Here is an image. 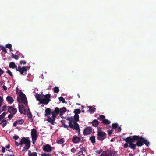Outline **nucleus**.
I'll return each instance as SVG.
<instances>
[{
  "instance_id": "12",
  "label": "nucleus",
  "mask_w": 156,
  "mask_h": 156,
  "mask_svg": "<svg viewBox=\"0 0 156 156\" xmlns=\"http://www.w3.org/2000/svg\"><path fill=\"white\" fill-rule=\"evenodd\" d=\"M99 119L102 121V122L104 124H110V122L105 118V116L103 115H101L100 116Z\"/></svg>"
},
{
  "instance_id": "7",
  "label": "nucleus",
  "mask_w": 156,
  "mask_h": 156,
  "mask_svg": "<svg viewBox=\"0 0 156 156\" xmlns=\"http://www.w3.org/2000/svg\"><path fill=\"white\" fill-rule=\"evenodd\" d=\"M29 68V66H23L21 67L19 66L18 67L16 68V70L19 71L21 75H24L26 74L27 70H28Z\"/></svg>"
},
{
  "instance_id": "1",
  "label": "nucleus",
  "mask_w": 156,
  "mask_h": 156,
  "mask_svg": "<svg viewBox=\"0 0 156 156\" xmlns=\"http://www.w3.org/2000/svg\"><path fill=\"white\" fill-rule=\"evenodd\" d=\"M66 108L65 107H63L60 109L58 107H56L54 110H51L49 108L46 109L45 110V115L48 118L46 120L52 124L54 125L55 118L57 115L59 113L61 115H62L66 112Z\"/></svg>"
},
{
  "instance_id": "32",
  "label": "nucleus",
  "mask_w": 156,
  "mask_h": 156,
  "mask_svg": "<svg viewBox=\"0 0 156 156\" xmlns=\"http://www.w3.org/2000/svg\"><path fill=\"white\" fill-rule=\"evenodd\" d=\"M75 114H78L80 113V110L79 109H77L74 110V111Z\"/></svg>"
},
{
  "instance_id": "57",
  "label": "nucleus",
  "mask_w": 156,
  "mask_h": 156,
  "mask_svg": "<svg viewBox=\"0 0 156 156\" xmlns=\"http://www.w3.org/2000/svg\"><path fill=\"white\" fill-rule=\"evenodd\" d=\"M118 132H120L121 130V128L119 127H118Z\"/></svg>"
},
{
  "instance_id": "30",
  "label": "nucleus",
  "mask_w": 156,
  "mask_h": 156,
  "mask_svg": "<svg viewBox=\"0 0 156 156\" xmlns=\"http://www.w3.org/2000/svg\"><path fill=\"white\" fill-rule=\"evenodd\" d=\"M136 146V144H133L132 143L129 144V147L130 148L134 149Z\"/></svg>"
},
{
  "instance_id": "39",
  "label": "nucleus",
  "mask_w": 156,
  "mask_h": 156,
  "mask_svg": "<svg viewBox=\"0 0 156 156\" xmlns=\"http://www.w3.org/2000/svg\"><path fill=\"white\" fill-rule=\"evenodd\" d=\"M2 47L1 49L2 50V51L6 53V49L4 47H2H2Z\"/></svg>"
},
{
  "instance_id": "16",
  "label": "nucleus",
  "mask_w": 156,
  "mask_h": 156,
  "mask_svg": "<svg viewBox=\"0 0 156 156\" xmlns=\"http://www.w3.org/2000/svg\"><path fill=\"white\" fill-rule=\"evenodd\" d=\"M8 111L10 113L15 114L17 110L16 108L11 106L8 108Z\"/></svg>"
},
{
  "instance_id": "26",
  "label": "nucleus",
  "mask_w": 156,
  "mask_h": 156,
  "mask_svg": "<svg viewBox=\"0 0 156 156\" xmlns=\"http://www.w3.org/2000/svg\"><path fill=\"white\" fill-rule=\"evenodd\" d=\"M64 142V141L63 138H62L57 140V143L59 144H61Z\"/></svg>"
},
{
  "instance_id": "31",
  "label": "nucleus",
  "mask_w": 156,
  "mask_h": 156,
  "mask_svg": "<svg viewBox=\"0 0 156 156\" xmlns=\"http://www.w3.org/2000/svg\"><path fill=\"white\" fill-rule=\"evenodd\" d=\"M27 115L30 118V120L31 119V118L32 116V115L30 113V110L29 109H28L27 111Z\"/></svg>"
},
{
  "instance_id": "47",
  "label": "nucleus",
  "mask_w": 156,
  "mask_h": 156,
  "mask_svg": "<svg viewBox=\"0 0 156 156\" xmlns=\"http://www.w3.org/2000/svg\"><path fill=\"white\" fill-rule=\"evenodd\" d=\"M128 144L127 143H125L124 145V147L125 148H127L128 147Z\"/></svg>"
},
{
  "instance_id": "40",
  "label": "nucleus",
  "mask_w": 156,
  "mask_h": 156,
  "mask_svg": "<svg viewBox=\"0 0 156 156\" xmlns=\"http://www.w3.org/2000/svg\"><path fill=\"white\" fill-rule=\"evenodd\" d=\"M6 47L9 49L11 48L12 47V45L10 44H8L6 45Z\"/></svg>"
},
{
  "instance_id": "23",
  "label": "nucleus",
  "mask_w": 156,
  "mask_h": 156,
  "mask_svg": "<svg viewBox=\"0 0 156 156\" xmlns=\"http://www.w3.org/2000/svg\"><path fill=\"white\" fill-rule=\"evenodd\" d=\"M85 153V151L84 150V148L83 147L81 149V151H79V152L78 153V154L79 155H84Z\"/></svg>"
},
{
  "instance_id": "62",
  "label": "nucleus",
  "mask_w": 156,
  "mask_h": 156,
  "mask_svg": "<svg viewBox=\"0 0 156 156\" xmlns=\"http://www.w3.org/2000/svg\"><path fill=\"white\" fill-rule=\"evenodd\" d=\"M22 58H24V56L23 55V56H22Z\"/></svg>"
},
{
  "instance_id": "28",
  "label": "nucleus",
  "mask_w": 156,
  "mask_h": 156,
  "mask_svg": "<svg viewBox=\"0 0 156 156\" xmlns=\"http://www.w3.org/2000/svg\"><path fill=\"white\" fill-rule=\"evenodd\" d=\"M9 66L10 68H15L16 67V65L15 63L13 62H11L9 63Z\"/></svg>"
},
{
  "instance_id": "45",
  "label": "nucleus",
  "mask_w": 156,
  "mask_h": 156,
  "mask_svg": "<svg viewBox=\"0 0 156 156\" xmlns=\"http://www.w3.org/2000/svg\"><path fill=\"white\" fill-rule=\"evenodd\" d=\"M76 149L75 148H72L71 150V151L72 152H73V153H75V152H76Z\"/></svg>"
},
{
  "instance_id": "25",
  "label": "nucleus",
  "mask_w": 156,
  "mask_h": 156,
  "mask_svg": "<svg viewBox=\"0 0 156 156\" xmlns=\"http://www.w3.org/2000/svg\"><path fill=\"white\" fill-rule=\"evenodd\" d=\"M74 119V122L78 121L79 120V116L78 114H75L74 116L73 117Z\"/></svg>"
},
{
  "instance_id": "34",
  "label": "nucleus",
  "mask_w": 156,
  "mask_h": 156,
  "mask_svg": "<svg viewBox=\"0 0 156 156\" xmlns=\"http://www.w3.org/2000/svg\"><path fill=\"white\" fill-rule=\"evenodd\" d=\"M118 124L117 123H115L112 124V127L113 129H115L118 126Z\"/></svg>"
},
{
  "instance_id": "52",
  "label": "nucleus",
  "mask_w": 156,
  "mask_h": 156,
  "mask_svg": "<svg viewBox=\"0 0 156 156\" xmlns=\"http://www.w3.org/2000/svg\"><path fill=\"white\" fill-rule=\"evenodd\" d=\"M15 144L16 146H18L19 145V144L16 141H15Z\"/></svg>"
},
{
  "instance_id": "27",
  "label": "nucleus",
  "mask_w": 156,
  "mask_h": 156,
  "mask_svg": "<svg viewBox=\"0 0 156 156\" xmlns=\"http://www.w3.org/2000/svg\"><path fill=\"white\" fill-rule=\"evenodd\" d=\"M91 142L92 143H94L95 142V137L94 136H92L90 137Z\"/></svg>"
},
{
  "instance_id": "18",
  "label": "nucleus",
  "mask_w": 156,
  "mask_h": 156,
  "mask_svg": "<svg viewBox=\"0 0 156 156\" xmlns=\"http://www.w3.org/2000/svg\"><path fill=\"white\" fill-rule=\"evenodd\" d=\"M31 136L32 141L33 142V144H34L35 143L36 141V140L37 138V134H36L34 135L33 136Z\"/></svg>"
},
{
  "instance_id": "8",
  "label": "nucleus",
  "mask_w": 156,
  "mask_h": 156,
  "mask_svg": "<svg viewBox=\"0 0 156 156\" xmlns=\"http://www.w3.org/2000/svg\"><path fill=\"white\" fill-rule=\"evenodd\" d=\"M117 153L114 151H110L103 152L100 156H116Z\"/></svg>"
},
{
  "instance_id": "3",
  "label": "nucleus",
  "mask_w": 156,
  "mask_h": 156,
  "mask_svg": "<svg viewBox=\"0 0 156 156\" xmlns=\"http://www.w3.org/2000/svg\"><path fill=\"white\" fill-rule=\"evenodd\" d=\"M30 142L29 137H23L20 141L19 145L23 147V144H25V146L23 147V150H27L30 147Z\"/></svg>"
},
{
  "instance_id": "49",
  "label": "nucleus",
  "mask_w": 156,
  "mask_h": 156,
  "mask_svg": "<svg viewBox=\"0 0 156 156\" xmlns=\"http://www.w3.org/2000/svg\"><path fill=\"white\" fill-rule=\"evenodd\" d=\"M13 58H14L16 60H17L19 58V56L17 55H15L14 57H13Z\"/></svg>"
},
{
  "instance_id": "29",
  "label": "nucleus",
  "mask_w": 156,
  "mask_h": 156,
  "mask_svg": "<svg viewBox=\"0 0 156 156\" xmlns=\"http://www.w3.org/2000/svg\"><path fill=\"white\" fill-rule=\"evenodd\" d=\"M37 134V131L36 129H33L31 130V136H33V135H34Z\"/></svg>"
},
{
  "instance_id": "38",
  "label": "nucleus",
  "mask_w": 156,
  "mask_h": 156,
  "mask_svg": "<svg viewBox=\"0 0 156 156\" xmlns=\"http://www.w3.org/2000/svg\"><path fill=\"white\" fill-rule=\"evenodd\" d=\"M6 114V113L5 112H3L2 113L0 116V118H1V119L4 118L5 117Z\"/></svg>"
},
{
  "instance_id": "36",
  "label": "nucleus",
  "mask_w": 156,
  "mask_h": 156,
  "mask_svg": "<svg viewBox=\"0 0 156 156\" xmlns=\"http://www.w3.org/2000/svg\"><path fill=\"white\" fill-rule=\"evenodd\" d=\"M54 91L55 93H57L59 91V89L57 87H55L54 88Z\"/></svg>"
},
{
  "instance_id": "48",
  "label": "nucleus",
  "mask_w": 156,
  "mask_h": 156,
  "mask_svg": "<svg viewBox=\"0 0 156 156\" xmlns=\"http://www.w3.org/2000/svg\"><path fill=\"white\" fill-rule=\"evenodd\" d=\"M63 126H64V127L65 128H67L68 127H70L69 125V126H68L67 125H66L65 124H63Z\"/></svg>"
},
{
  "instance_id": "6",
  "label": "nucleus",
  "mask_w": 156,
  "mask_h": 156,
  "mask_svg": "<svg viewBox=\"0 0 156 156\" xmlns=\"http://www.w3.org/2000/svg\"><path fill=\"white\" fill-rule=\"evenodd\" d=\"M106 137V134L102 131L101 129L100 128H98V139L99 140H103Z\"/></svg>"
},
{
  "instance_id": "61",
  "label": "nucleus",
  "mask_w": 156,
  "mask_h": 156,
  "mask_svg": "<svg viewBox=\"0 0 156 156\" xmlns=\"http://www.w3.org/2000/svg\"><path fill=\"white\" fill-rule=\"evenodd\" d=\"M42 79L43 78V75H42Z\"/></svg>"
},
{
  "instance_id": "35",
  "label": "nucleus",
  "mask_w": 156,
  "mask_h": 156,
  "mask_svg": "<svg viewBox=\"0 0 156 156\" xmlns=\"http://www.w3.org/2000/svg\"><path fill=\"white\" fill-rule=\"evenodd\" d=\"M59 99L60 101H62V103H64L65 102V99L63 97H60L59 98Z\"/></svg>"
},
{
  "instance_id": "50",
  "label": "nucleus",
  "mask_w": 156,
  "mask_h": 156,
  "mask_svg": "<svg viewBox=\"0 0 156 156\" xmlns=\"http://www.w3.org/2000/svg\"><path fill=\"white\" fill-rule=\"evenodd\" d=\"M3 87V89L4 90H6L7 89V87L5 85H3V87Z\"/></svg>"
},
{
  "instance_id": "43",
  "label": "nucleus",
  "mask_w": 156,
  "mask_h": 156,
  "mask_svg": "<svg viewBox=\"0 0 156 156\" xmlns=\"http://www.w3.org/2000/svg\"><path fill=\"white\" fill-rule=\"evenodd\" d=\"M20 64H23L24 65L26 63V62L25 61H21L20 62Z\"/></svg>"
},
{
  "instance_id": "53",
  "label": "nucleus",
  "mask_w": 156,
  "mask_h": 156,
  "mask_svg": "<svg viewBox=\"0 0 156 156\" xmlns=\"http://www.w3.org/2000/svg\"><path fill=\"white\" fill-rule=\"evenodd\" d=\"M5 148H4V147H2V151L3 152H5Z\"/></svg>"
},
{
  "instance_id": "21",
  "label": "nucleus",
  "mask_w": 156,
  "mask_h": 156,
  "mask_svg": "<svg viewBox=\"0 0 156 156\" xmlns=\"http://www.w3.org/2000/svg\"><path fill=\"white\" fill-rule=\"evenodd\" d=\"M28 156H37V154L36 152H31L30 151H28Z\"/></svg>"
},
{
  "instance_id": "17",
  "label": "nucleus",
  "mask_w": 156,
  "mask_h": 156,
  "mask_svg": "<svg viewBox=\"0 0 156 156\" xmlns=\"http://www.w3.org/2000/svg\"><path fill=\"white\" fill-rule=\"evenodd\" d=\"M6 99L7 101L10 104L12 103L14 101L13 98L10 96H7Z\"/></svg>"
},
{
  "instance_id": "13",
  "label": "nucleus",
  "mask_w": 156,
  "mask_h": 156,
  "mask_svg": "<svg viewBox=\"0 0 156 156\" xmlns=\"http://www.w3.org/2000/svg\"><path fill=\"white\" fill-rule=\"evenodd\" d=\"M135 136H131V137H128L127 138H126L125 139V141L127 143H129V144L131 143H133V141L134 140H135L136 139H135V137H134Z\"/></svg>"
},
{
  "instance_id": "15",
  "label": "nucleus",
  "mask_w": 156,
  "mask_h": 156,
  "mask_svg": "<svg viewBox=\"0 0 156 156\" xmlns=\"http://www.w3.org/2000/svg\"><path fill=\"white\" fill-rule=\"evenodd\" d=\"M24 120L23 119H20L16 121L13 123V126H16L18 125H21L23 123Z\"/></svg>"
},
{
  "instance_id": "41",
  "label": "nucleus",
  "mask_w": 156,
  "mask_h": 156,
  "mask_svg": "<svg viewBox=\"0 0 156 156\" xmlns=\"http://www.w3.org/2000/svg\"><path fill=\"white\" fill-rule=\"evenodd\" d=\"M7 73L10 76H12V73L10 70H8L7 71Z\"/></svg>"
},
{
  "instance_id": "4",
  "label": "nucleus",
  "mask_w": 156,
  "mask_h": 156,
  "mask_svg": "<svg viewBox=\"0 0 156 156\" xmlns=\"http://www.w3.org/2000/svg\"><path fill=\"white\" fill-rule=\"evenodd\" d=\"M68 120L69 121V126L70 127L73 129L78 130L79 129V126L78 124L73 120V117H71L68 118Z\"/></svg>"
},
{
  "instance_id": "20",
  "label": "nucleus",
  "mask_w": 156,
  "mask_h": 156,
  "mask_svg": "<svg viewBox=\"0 0 156 156\" xmlns=\"http://www.w3.org/2000/svg\"><path fill=\"white\" fill-rule=\"evenodd\" d=\"M80 139L79 137L76 136L73 139V141L75 143H77L80 141Z\"/></svg>"
},
{
  "instance_id": "51",
  "label": "nucleus",
  "mask_w": 156,
  "mask_h": 156,
  "mask_svg": "<svg viewBox=\"0 0 156 156\" xmlns=\"http://www.w3.org/2000/svg\"><path fill=\"white\" fill-rule=\"evenodd\" d=\"M6 106H4L2 107V110L3 111H5V110L6 109Z\"/></svg>"
},
{
  "instance_id": "60",
  "label": "nucleus",
  "mask_w": 156,
  "mask_h": 156,
  "mask_svg": "<svg viewBox=\"0 0 156 156\" xmlns=\"http://www.w3.org/2000/svg\"><path fill=\"white\" fill-rule=\"evenodd\" d=\"M9 49H10V51H12V48H9Z\"/></svg>"
},
{
  "instance_id": "10",
  "label": "nucleus",
  "mask_w": 156,
  "mask_h": 156,
  "mask_svg": "<svg viewBox=\"0 0 156 156\" xmlns=\"http://www.w3.org/2000/svg\"><path fill=\"white\" fill-rule=\"evenodd\" d=\"M134 137L135 138V139L138 138L139 140H142L143 142L144 143L146 146H148L149 144V142L145 139L142 138L141 136H134Z\"/></svg>"
},
{
  "instance_id": "56",
  "label": "nucleus",
  "mask_w": 156,
  "mask_h": 156,
  "mask_svg": "<svg viewBox=\"0 0 156 156\" xmlns=\"http://www.w3.org/2000/svg\"><path fill=\"white\" fill-rule=\"evenodd\" d=\"M101 151H96V152H97V153H100L101 152Z\"/></svg>"
},
{
  "instance_id": "55",
  "label": "nucleus",
  "mask_w": 156,
  "mask_h": 156,
  "mask_svg": "<svg viewBox=\"0 0 156 156\" xmlns=\"http://www.w3.org/2000/svg\"><path fill=\"white\" fill-rule=\"evenodd\" d=\"M6 147L7 149L9 148L10 147V145L9 144L7 146H6Z\"/></svg>"
},
{
  "instance_id": "9",
  "label": "nucleus",
  "mask_w": 156,
  "mask_h": 156,
  "mask_svg": "<svg viewBox=\"0 0 156 156\" xmlns=\"http://www.w3.org/2000/svg\"><path fill=\"white\" fill-rule=\"evenodd\" d=\"M43 150L45 152H50L53 150L54 147H52L51 146L48 144L44 145L43 147Z\"/></svg>"
},
{
  "instance_id": "2",
  "label": "nucleus",
  "mask_w": 156,
  "mask_h": 156,
  "mask_svg": "<svg viewBox=\"0 0 156 156\" xmlns=\"http://www.w3.org/2000/svg\"><path fill=\"white\" fill-rule=\"evenodd\" d=\"M35 96L36 98L40 101L41 104H47L50 101L49 100L50 96L49 94L43 95L36 94Z\"/></svg>"
},
{
  "instance_id": "42",
  "label": "nucleus",
  "mask_w": 156,
  "mask_h": 156,
  "mask_svg": "<svg viewBox=\"0 0 156 156\" xmlns=\"http://www.w3.org/2000/svg\"><path fill=\"white\" fill-rule=\"evenodd\" d=\"M4 73V71L0 68V76L2 75Z\"/></svg>"
},
{
  "instance_id": "22",
  "label": "nucleus",
  "mask_w": 156,
  "mask_h": 156,
  "mask_svg": "<svg viewBox=\"0 0 156 156\" xmlns=\"http://www.w3.org/2000/svg\"><path fill=\"white\" fill-rule=\"evenodd\" d=\"M0 124L2 125L3 127H5L7 124V121L5 119H3L1 122Z\"/></svg>"
},
{
  "instance_id": "14",
  "label": "nucleus",
  "mask_w": 156,
  "mask_h": 156,
  "mask_svg": "<svg viewBox=\"0 0 156 156\" xmlns=\"http://www.w3.org/2000/svg\"><path fill=\"white\" fill-rule=\"evenodd\" d=\"M19 112L21 113L25 114L26 113V111L25 109L24 106L22 105H20L19 106Z\"/></svg>"
},
{
  "instance_id": "44",
  "label": "nucleus",
  "mask_w": 156,
  "mask_h": 156,
  "mask_svg": "<svg viewBox=\"0 0 156 156\" xmlns=\"http://www.w3.org/2000/svg\"><path fill=\"white\" fill-rule=\"evenodd\" d=\"M19 138V137L17 135H15L13 137V138L15 140H17Z\"/></svg>"
},
{
  "instance_id": "33",
  "label": "nucleus",
  "mask_w": 156,
  "mask_h": 156,
  "mask_svg": "<svg viewBox=\"0 0 156 156\" xmlns=\"http://www.w3.org/2000/svg\"><path fill=\"white\" fill-rule=\"evenodd\" d=\"M89 107V110L92 113H93L94 112L95 108L94 107Z\"/></svg>"
},
{
  "instance_id": "37",
  "label": "nucleus",
  "mask_w": 156,
  "mask_h": 156,
  "mask_svg": "<svg viewBox=\"0 0 156 156\" xmlns=\"http://www.w3.org/2000/svg\"><path fill=\"white\" fill-rule=\"evenodd\" d=\"M51 154L50 153H44L41 155V156H51Z\"/></svg>"
},
{
  "instance_id": "11",
  "label": "nucleus",
  "mask_w": 156,
  "mask_h": 156,
  "mask_svg": "<svg viewBox=\"0 0 156 156\" xmlns=\"http://www.w3.org/2000/svg\"><path fill=\"white\" fill-rule=\"evenodd\" d=\"M92 132V128L91 127H87L84 130L83 133L84 135H86L90 134Z\"/></svg>"
},
{
  "instance_id": "24",
  "label": "nucleus",
  "mask_w": 156,
  "mask_h": 156,
  "mask_svg": "<svg viewBox=\"0 0 156 156\" xmlns=\"http://www.w3.org/2000/svg\"><path fill=\"white\" fill-rule=\"evenodd\" d=\"M92 124L94 126L96 127L98 124V122L97 120H94L92 122Z\"/></svg>"
},
{
  "instance_id": "59",
  "label": "nucleus",
  "mask_w": 156,
  "mask_h": 156,
  "mask_svg": "<svg viewBox=\"0 0 156 156\" xmlns=\"http://www.w3.org/2000/svg\"><path fill=\"white\" fill-rule=\"evenodd\" d=\"M77 96L79 98H80V96L79 94H77Z\"/></svg>"
},
{
  "instance_id": "54",
  "label": "nucleus",
  "mask_w": 156,
  "mask_h": 156,
  "mask_svg": "<svg viewBox=\"0 0 156 156\" xmlns=\"http://www.w3.org/2000/svg\"><path fill=\"white\" fill-rule=\"evenodd\" d=\"M13 116V115H8V118H12Z\"/></svg>"
},
{
  "instance_id": "19",
  "label": "nucleus",
  "mask_w": 156,
  "mask_h": 156,
  "mask_svg": "<svg viewBox=\"0 0 156 156\" xmlns=\"http://www.w3.org/2000/svg\"><path fill=\"white\" fill-rule=\"evenodd\" d=\"M135 140H137V142L136 143V145H137L138 146H141L143 145V141L142 140H139L138 138L136 139Z\"/></svg>"
},
{
  "instance_id": "5",
  "label": "nucleus",
  "mask_w": 156,
  "mask_h": 156,
  "mask_svg": "<svg viewBox=\"0 0 156 156\" xmlns=\"http://www.w3.org/2000/svg\"><path fill=\"white\" fill-rule=\"evenodd\" d=\"M19 96L17 97L18 102L24 103L25 105L27 104V99L25 95L22 92H20L18 94Z\"/></svg>"
},
{
  "instance_id": "46",
  "label": "nucleus",
  "mask_w": 156,
  "mask_h": 156,
  "mask_svg": "<svg viewBox=\"0 0 156 156\" xmlns=\"http://www.w3.org/2000/svg\"><path fill=\"white\" fill-rule=\"evenodd\" d=\"M113 132L112 130H109L108 131V133L109 135H110Z\"/></svg>"
},
{
  "instance_id": "58",
  "label": "nucleus",
  "mask_w": 156,
  "mask_h": 156,
  "mask_svg": "<svg viewBox=\"0 0 156 156\" xmlns=\"http://www.w3.org/2000/svg\"><path fill=\"white\" fill-rule=\"evenodd\" d=\"M12 57H14V56H15L14 54H12Z\"/></svg>"
}]
</instances>
